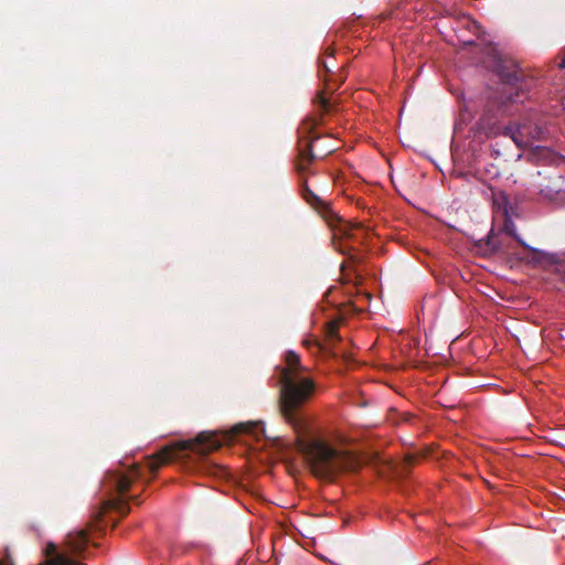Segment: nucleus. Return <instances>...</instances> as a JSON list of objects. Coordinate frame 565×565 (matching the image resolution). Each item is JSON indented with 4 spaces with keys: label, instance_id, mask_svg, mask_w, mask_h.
Returning <instances> with one entry per match:
<instances>
[{
    "label": "nucleus",
    "instance_id": "5",
    "mask_svg": "<svg viewBox=\"0 0 565 565\" xmlns=\"http://www.w3.org/2000/svg\"><path fill=\"white\" fill-rule=\"evenodd\" d=\"M502 135L510 137L519 148L524 149L543 139L544 130L536 124L525 121L505 126Z\"/></svg>",
    "mask_w": 565,
    "mask_h": 565
},
{
    "label": "nucleus",
    "instance_id": "4",
    "mask_svg": "<svg viewBox=\"0 0 565 565\" xmlns=\"http://www.w3.org/2000/svg\"><path fill=\"white\" fill-rule=\"evenodd\" d=\"M140 476L138 466L131 467L126 473H110L106 481L105 488L115 493V498L106 502L107 509H115L119 513H126V493L131 483Z\"/></svg>",
    "mask_w": 565,
    "mask_h": 565
},
{
    "label": "nucleus",
    "instance_id": "9",
    "mask_svg": "<svg viewBox=\"0 0 565 565\" xmlns=\"http://www.w3.org/2000/svg\"><path fill=\"white\" fill-rule=\"evenodd\" d=\"M355 231H360V227L356 225V226H349L348 224H344L343 225V228L341 230V234H343L344 236L351 238V237H354L355 236Z\"/></svg>",
    "mask_w": 565,
    "mask_h": 565
},
{
    "label": "nucleus",
    "instance_id": "8",
    "mask_svg": "<svg viewBox=\"0 0 565 565\" xmlns=\"http://www.w3.org/2000/svg\"><path fill=\"white\" fill-rule=\"evenodd\" d=\"M302 196L303 199L311 205H319L321 203V200L318 195H316L309 186L306 184L302 189Z\"/></svg>",
    "mask_w": 565,
    "mask_h": 565
},
{
    "label": "nucleus",
    "instance_id": "6",
    "mask_svg": "<svg viewBox=\"0 0 565 565\" xmlns=\"http://www.w3.org/2000/svg\"><path fill=\"white\" fill-rule=\"evenodd\" d=\"M491 192H492V205H493V210L494 212L497 213H502V215L504 216L505 218V224H504V231L510 234L511 236H513L518 243L523 246L524 248L531 250L535 256H539L542 254V252L537 250V249H533L531 248L530 246H527L514 232V224L509 221V213H510V210H511V206H510V202H509V199H508V195L501 191V190H492L491 189Z\"/></svg>",
    "mask_w": 565,
    "mask_h": 565
},
{
    "label": "nucleus",
    "instance_id": "3",
    "mask_svg": "<svg viewBox=\"0 0 565 565\" xmlns=\"http://www.w3.org/2000/svg\"><path fill=\"white\" fill-rule=\"evenodd\" d=\"M88 543L87 532L79 530L67 535L65 545L62 551H57L54 543H49L45 548L46 561L40 565H78V563L70 557V554H78L83 552Z\"/></svg>",
    "mask_w": 565,
    "mask_h": 565
},
{
    "label": "nucleus",
    "instance_id": "15",
    "mask_svg": "<svg viewBox=\"0 0 565 565\" xmlns=\"http://www.w3.org/2000/svg\"><path fill=\"white\" fill-rule=\"evenodd\" d=\"M0 565H11L8 561H0Z\"/></svg>",
    "mask_w": 565,
    "mask_h": 565
},
{
    "label": "nucleus",
    "instance_id": "14",
    "mask_svg": "<svg viewBox=\"0 0 565 565\" xmlns=\"http://www.w3.org/2000/svg\"><path fill=\"white\" fill-rule=\"evenodd\" d=\"M558 66L561 68H565V53L562 55Z\"/></svg>",
    "mask_w": 565,
    "mask_h": 565
},
{
    "label": "nucleus",
    "instance_id": "1",
    "mask_svg": "<svg viewBox=\"0 0 565 565\" xmlns=\"http://www.w3.org/2000/svg\"><path fill=\"white\" fill-rule=\"evenodd\" d=\"M286 366L281 370V412L288 423L296 429L297 449L308 462L312 473L321 479L332 480L343 471L359 467L356 457L350 451L337 448L320 437H307L301 433L302 422L296 412L310 399L316 390L313 380L303 375L306 367L300 356L288 351L285 356Z\"/></svg>",
    "mask_w": 565,
    "mask_h": 565
},
{
    "label": "nucleus",
    "instance_id": "11",
    "mask_svg": "<svg viewBox=\"0 0 565 565\" xmlns=\"http://www.w3.org/2000/svg\"><path fill=\"white\" fill-rule=\"evenodd\" d=\"M315 126H316V122L307 121V122H303V125H302V128H301V129H302V130H305V131L310 132V131H311V129H312Z\"/></svg>",
    "mask_w": 565,
    "mask_h": 565
},
{
    "label": "nucleus",
    "instance_id": "10",
    "mask_svg": "<svg viewBox=\"0 0 565 565\" xmlns=\"http://www.w3.org/2000/svg\"><path fill=\"white\" fill-rule=\"evenodd\" d=\"M327 335L333 339L338 335V323L335 321L329 322L327 326Z\"/></svg>",
    "mask_w": 565,
    "mask_h": 565
},
{
    "label": "nucleus",
    "instance_id": "16",
    "mask_svg": "<svg viewBox=\"0 0 565 565\" xmlns=\"http://www.w3.org/2000/svg\"><path fill=\"white\" fill-rule=\"evenodd\" d=\"M462 42H463L465 44H471L473 41H472V40H462Z\"/></svg>",
    "mask_w": 565,
    "mask_h": 565
},
{
    "label": "nucleus",
    "instance_id": "7",
    "mask_svg": "<svg viewBox=\"0 0 565 565\" xmlns=\"http://www.w3.org/2000/svg\"><path fill=\"white\" fill-rule=\"evenodd\" d=\"M337 149V141L329 137H313L308 143V151L311 158H322Z\"/></svg>",
    "mask_w": 565,
    "mask_h": 565
},
{
    "label": "nucleus",
    "instance_id": "2",
    "mask_svg": "<svg viewBox=\"0 0 565 565\" xmlns=\"http://www.w3.org/2000/svg\"><path fill=\"white\" fill-rule=\"evenodd\" d=\"M260 433H263V427L258 423L238 424L233 427L230 434H224L222 438L214 433H201L195 439L180 441L162 448L153 457L148 459L147 466L153 473L161 466L172 461L180 451L191 450L204 454L217 449L223 443L232 440L235 435L247 434L258 438Z\"/></svg>",
    "mask_w": 565,
    "mask_h": 565
},
{
    "label": "nucleus",
    "instance_id": "12",
    "mask_svg": "<svg viewBox=\"0 0 565 565\" xmlns=\"http://www.w3.org/2000/svg\"><path fill=\"white\" fill-rule=\"evenodd\" d=\"M317 98L319 99V103L321 104V106H322L324 109H327V108H328V100H327V98L324 97V95H323V94H319Z\"/></svg>",
    "mask_w": 565,
    "mask_h": 565
},
{
    "label": "nucleus",
    "instance_id": "13",
    "mask_svg": "<svg viewBox=\"0 0 565 565\" xmlns=\"http://www.w3.org/2000/svg\"><path fill=\"white\" fill-rule=\"evenodd\" d=\"M465 23H466L469 28H472L475 31H477L478 26H477V24H476V22H475V21H471V20H469V19H466V20H465Z\"/></svg>",
    "mask_w": 565,
    "mask_h": 565
}]
</instances>
